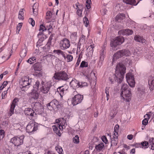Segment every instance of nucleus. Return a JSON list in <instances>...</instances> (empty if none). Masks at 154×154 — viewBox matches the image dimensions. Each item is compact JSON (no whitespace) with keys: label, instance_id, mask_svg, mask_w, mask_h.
Returning a JSON list of instances; mask_svg holds the SVG:
<instances>
[{"label":"nucleus","instance_id":"f257e3e1","mask_svg":"<svg viewBox=\"0 0 154 154\" xmlns=\"http://www.w3.org/2000/svg\"><path fill=\"white\" fill-rule=\"evenodd\" d=\"M126 68L122 63L118 64L116 66L115 75L118 79L119 83H121L124 78V74L126 72Z\"/></svg>","mask_w":154,"mask_h":154},{"label":"nucleus","instance_id":"f03ea898","mask_svg":"<svg viewBox=\"0 0 154 154\" xmlns=\"http://www.w3.org/2000/svg\"><path fill=\"white\" fill-rule=\"evenodd\" d=\"M128 86L126 84H123L121 87V96L122 99L126 102H129L131 100V93L128 89Z\"/></svg>","mask_w":154,"mask_h":154},{"label":"nucleus","instance_id":"7ed1b4c3","mask_svg":"<svg viewBox=\"0 0 154 154\" xmlns=\"http://www.w3.org/2000/svg\"><path fill=\"white\" fill-rule=\"evenodd\" d=\"M77 92L75 90L73 93L74 96L72 98L71 103L73 106H75L81 103L83 99V96L79 94H77Z\"/></svg>","mask_w":154,"mask_h":154},{"label":"nucleus","instance_id":"20e7f679","mask_svg":"<svg viewBox=\"0 0 154 154\" xmlns=\"http://www.w3.org/2000/svg\"><path fill=\"white\" fill-rule=\"evenodd\" d=\"M124 41V38L121 36H119L114 38L111 41V47L114 48V50H116V47L118 45H121Z\"/></svg>","mask_w":154,"mask_h":154},{"label":"nucleus","instance_id":"39448f33","mask_svg":"<svg viewBox=\"0 0 154 154\" xmlns=\"http://www.w3.org/2000/svg\"><path fill=\"white\" fill-rule=\"evenodd\" d=\"M52 86V84L50 82H42L41 84L40 91L44 94H48Z\"/></svg>","mask_w":154,"mask_h":154},{"label":"nucleus","instance_id":"423d86ee","mask_svg":"<svg viewBox=\"0 0 154 154\" xmlns=\"http://www.w3.org/2000/svg\"><path fill=\"white\" fill-rule=\"evenodd\" d=\"M32 80L29 77L24 76L23 77L20 82L21 85L22 86L23 90H27L29 88V85L31 83Z\"/></svg>","mask_w":154,"mask_h":154},{"label":"nucleus","instance_id":"0eeeda50","mask_svg":"<svg viewBox=\"0 0 154 154\" xmlns=\"http://www.w3.org/2000/svg\"><path fill=\"white\" fill-rule=\"evenodd\" d=\"M53 77L56 79L63 81H66L69 79L68 75L64 71L55 73Z\"/></svg>","mask_w":154,"mask_h":154},{"label":"nucleus","instance_id":"6e6552de","mask_svg":"<svg viewBox=\"0 0 154 154\" xmlns=\"http://www.w3.org/2000/svg\"><path fill=\"white\" fill-rule=\"evenodd\" d=\"M24 137L21 136L19 137H14L10 140L11 142L15 146H18L23 144Z\"/></svg>","mask_w":154,"mask_h":154},{"label":"nucleus","instance_id":"1a4fd4ad","mask_svg":"<svg viewBox=\"0 0 154 154\" xmlns=\"http://www.w3.org/2000/svg\"><path fill=\"white\" fill-rule=\"evenodd\" d=\"M59 102L55 99L47 104V105L48 109L51 111L56 110L59 107Z\"/></svg>","mask_w":154,"mask_h":154},{"label":"nucleus","instance_id":"9d476101","mask_svg":"<svg viewBox=\"0 0 154 154\" xmlns=\"http://www.w3.org/2000/svg\"><path fill=\"white\" fill-rule=\"evenodd\" d=\"M126 78L127 82L131 87H134L135 85V82L134 75L131 73L126 74Z\"/></svg>","mask_w":154,"mask_h":154},{"label":"nucleus","instance_id":"9b49d317","mask_svg":"<svg viewBox=\"0 0 154 154\" xmlns=\"http://www.w3.org/2000/svg\"><path fill=\"white\" fill-rule=\"evenodd\" d=\"M70 45L69 41L66 38H64L61 40L60 43V47L63 50H64L69 48Z\"/></svg>","mask_w":154,"mask_h":154},{"label":"nucleus","instance_id":"f8f14e48","mask_svg":"<svg viewBox=\"0 0 154 154\" xmlns=\"http://www.w3.org/2000/svg\"><path fill=\"white\" fill-rule=\"evenodd\" d=\"M37 129V125L34 122H30L27 125L26 131L29 133H31Z\"/></svg>","mask_w":154,"mask_h":154},{"label":"nucleus","instance_id":"ddd939ff","mask_svg":"<svg viewBox=\"0 0 154 154\" xmlns=\"http://www.w3.org/2000/svg\"><path fill=\"white\" fill-rule=\"evenodd\" d=\"M24 113L25 115L30 119H32L33 117L36 115V113L32 109L29 108L25 109Z\"/></svg>","mask_w":154,"mask_h":154},{"label":"nucleus","instance_id":"4468645a","mask_svg":"<svg viewBox=\"0 0 154 154\" xmlns=\"http://www.w3.org/2000/svg\"><path fill=\"white\" fill-rule=\"evenodd\" d=\"M56 121L57 123L58 124V128L59 130H62L66 127V120L63 118H60L56 119Z\"/></svg>","mask_w":154,"mask_h":154},{"label":"nucleus","instance_id":"2eb2a0df","mask_svg":"<svg viewBox=\"0 0 154 154\" xmlns=\"http://www.w3.org/2000/svg\"><path fill=\"white\" fill-rule=\"evenodd\" d=\"M70 85L74 88L82 87L83 85L82 83H80L78 81L75 79L72 80L70 82Z\"/></svg>","mask_w":154,"mask_h":154},{"label":"nucleus","instance_id":"dca6fc26","mask_svg":"<svg viewBox=\"0 0 154 154\" xmlns=\"http://www.w3.org/2000/svg\"><path fill=\"white\" fill-rule=\"evenodd\" d=\"M19 99L16 97L15 98L13 101L10 107V116L14 113V109L15 106L17 104V103Z\"/></svg>","mask_w":154,"mask_h":154},{"label":"nucleus","instance_id":"f3484780","mask_svg":"<svg viewBox=\"0 0 154 154\" xmlns=\"http://www.w3.org/2000/svg\"><path fill=\"white\" fill-rule=\"evenodd\" d=\"M76 9H77V13L79 16H81L82 11V9L83 8V5L81 4H79V2H77L75 4Z\"/></svg>","mask_w":154,"mask_h":154},{"label":"nucleus","instance_id":"a211bd4d","mask_svg":"<svg viewBox=\"0 0 154 154\" xmlns=\"http://www.w3.org/2000/svg\"><path fill=\"white\" fill-rule=\"evenodd\" d=\"M133 33V31L129 29H123L119 32V34L122 35H130L132 34Z\"/></svg>","mask_w":154,"mask_h":154},{"label":"nucleus","instance_id":"6ab92c4d","mask_svg":"<svg viewBox=\"0 0 154 154\" xmlns=\"http://www.w3.org/2000/svg\"><path fill=\"white\" fill-rule=\"evenodd\" d=\"M33 108L34 109L36 112L40 114L42 113V110L43 109L42 106L39 103H35Z\"/></svg>","mask_w":154,"mask_h":154},{"label":"nucleus","instance_id":"aec40b11","mask_svg":"<svg viewBox=\"0 0 154 154\" xmlns=\"http://www.w3.org/2000/svg\"><path fill=\"white\" fill-rule=\"evenodd\" d=\"M148 84L149 88L151 91L154 89V77L149 76V78Z\"/></svg>","mask_w":154,"mask_h":154},{"label":"nucleus","instance_id":"412c9836","mask_svg":"<svg viewBox=\"0 0 154 154\" xmlns=\"http://www.w3.org/2000/svg\"><path fill=\"white\" fill-rule=\"evenodd\" d=\"M66 88V87L65 88L63 86H61L59 87L57 89V91L60 95L61 98H62L64 92L67 89Z\"/></svg>","mask_w":154,"mask_h":154},{"label":"nucleus","instance_id":"4be33fe9","mask_svg":"<svg viewBox=\"0 0 154 154\" xmlns=\"http://www.w3.org/2000/svg\"><path fill=\"white\" fill-rule=\"evenodd\" d=\"M30 97L35 100H36L38 98L39 94L38 91L36 90H33L29 94Z\"/></svg>","mask_w":154,"mask_h":154},{"label":"nucleus","instance_id":"5701e85b","mask_svg":"<svg viewBox=\"0 0 154 154\" xmlns=\"http://www.w3.org/2000/svg\"><path fill=\"white\" fill-rule=\"evenodd\" d=\"M38 6L39 4L38 3H35L33 6V12L35 16H36L38 14Z\"/></svg>","mask_w":154,"mask_h":154},{"label":"nucleus","instance_id":"b1692460","mask_svg":"<svg viewBox=\"0 0 154 154\" xmlns=\"http://www.w3.org/2000/svg\"><path fill=\"white\" fill-rule=\"evenodd\" d=\"M125 18V14H119L117 15L116 19L118 22H121Z\"/></svg>","mask_w":154,"mask_h":154},{"label":"nucleus","instance_id":"393cba45","mask_svg":"<svg viewBox=\"0 0 154 154\" xmlns=\"http://www.w3.org/2000/svg\"><path fill=\"white\" fill-rule=\"evenodd\" d=\"M95 148L98 152L101 151L104 146V144L102 142H101L97 145L95 144Z\"/></svg>","mask_w":154,"mask_h":154},{"label":"nucleus","instance_id":"a878e982","mask_svg":"<svg viewBox=\"0 0 154 154\" xmlns=\"http://www.w3.org/2000/svg\"><path fill=\"white\" fill-rule=\"evenodd\" d=\"M122 57V56L120 50L118 51L114 55L112 59L113 61H114L116 60L121 58Z\"/></svg>","mask_w":154,"mask_h":154},{"label":"nucleus","instance_id":"bb28decb","mask_svg":"<svg viewBox=\"0 0 154 154\" xmlns=\"http://www.w3.org/2000/svg\"><path fill=\"white\" fill-rule=\"evenodd\" d=\"M123 1L127 4L134 5H137L135 0H123Z\"/></svg>","mask_w":154,"mask_h":154},{"label":"nucleus","instance_id":"cd10ccee","mask_svg":"<svg viewBox=\"0 0 154 154\" xmlns=\"http://www.w3.org/2000/svg\"><path fill=\"white\" fill-rule=\"evenodd\" d=\"M134 39L136 41L143 43L145 42V40L143 39L142 37L139 35H136L135 36Z\"/></svg>","mask_w":154,"mask_h":154},{"label":"nucleus","instance_id":"c85d7f7f","mask_svg":"<svg viewBox=\"0 0 154 154\" xmlns=\"http://www.w3.org/2000/svg\"><path fill=\"white\" fill-rule=\"evenodd\" d=\"M39 30L40 32L38 33V36L41 35L43 34V32L46 31V27L45 25L42 24L40 26Z\"/></svg>","mask_w":154,"mask_h":154},{"label":"nucleus","instance_id":"c756f323","mask_svg":"<svg viewBox=\"0 0 154 154\" xmlns=\"http://www.w3.org/2000/svg\"><path fill=\"white\" fill-rule=\"evenodd\" d=\"M63 57L68 62H71L73 60V56L69 54H67L66 55H65L64 54V57Z\"/></svg>","mask_w":154,"mask_h":154},{"label":"nucleus","instance_id":"7c9ffc66","mask_svg":"<svg viewBox=\"0 0 154 154\" xmlns=\"http://www.w3.org/2000/svg\"><path fill=\"white\" fill-rule=\"evenodd\" d=\"M122 57L123 56H129L131 54L130 51L124 49L120 50Z\"/></svg>","mask_w":154,"mask_h":154},{"label":"nucleus","instance_id":"2f4dec72","mask_svg":"<svg viewBox=\"0 0 154 154\" xmlns=\"http://www.w3.org/2000/svg\"><path fill=\"white\" fill-rule=\"evenodd\" d=\"M34 69L35 71H40L42 69V66L39 63H35L33 66Z\"/></svg>","mask_w":154,"mask_h":154},{"label":"nucleus","instance_id":"473e14b6","mask_svg":"<svg viewBox=\"0 0 154 154\" xmlns=\"http://www.w3.org/2000/svg\"><path fill=\"white\" fill-rule=\"evenodd\" d=\"M56 150L59 154H63L64 152L62 147L59 145H57L55 148Z\"/></svg>","mask_w":154,"mask_h":154},{"label":"nucleus","instance_id":"72a5a7b5","mask_svg":"<svg viewBox=\"0 0 154 154\" xmlns=\"http://www.w3.org/2000/svg\"><path fill=\"white\" fill-rule=\"evenodd\" d=\"M52 128L55 133L59 136H61V134L60 131V130L58 129L57 126L56 125H53L52 126Z\"/></svg>","mask_w":154,"mask_h":154},{"label":"nucleus","instance_id":"f704fd0d","mask_svg":"<svg viewBox=\"0 0 154 154\" xmlns=\"http://www.w3.org/2000/svg\"><path fill=\"white\" fill-rule=\"evenodd\" d=\"M149 142L150 145L151 149L154 150V138H150L149 139Z\"/></svg>","mask_w":154,"mask_h":154},{"label":"nucleus","instance_id":"c9c22d12","mask_svg":"<svg viewBox=\"0 0 154 154\" xmlns=\"http://www.w3.org/2000/svg\"><path fill=\"white\" fill-rule=\"evenodd\" d=\"M23 10V9H20L19 12L18 18L20 20H23L24 19V12Z\"/></svg>","mask_w":154,"mask_h":154},{"label":"nucleus","instance_id":"e433bc0d","mask_svg":"<svg viewBox=\"0 0 154 154\" xmlns=\"http://www.w3.org/2000/svg\"><path fill=\"white\" fill-rule=\"evenodd\" d=\"M141 147L144 149H146L149 146V143L146 141H144L141 142Z\"/></svg>","mask_w":154,"mask_h":154},{"label":"nucleus","instance_id":"4c0bfd02","mask_svg":"<svg viewBox=\"0 0 154 154\" xmlns=\"http://www.w3.org/2000/svg\"><path fill=\"white\" fill-rule=\"evenodd\" d=\"M86 36L84 35H82L80 37L79 43L80 44H84L85 43Z\"/></svg>","mask_w":154,"mask_h":154},{"label":"nucleus","instance_id":"58836bf2","mask_svg":"<svg viewBox=\"0 0 154 154\" xmlns=\"http://www.w3.org/2000/svg\"><path fill=\"white\" fill-rule=\"evenodd\" d=\"M146 116L147 118H145L142 121V124L144 125H146L148 123L149 119L150 118V115L149 114H147L145 116Z\"/></svg>","mask_w":154,"mask_h":154},{"label":"nucleus","instance_id":"ea45409f","mask_svg":"<svg viewBox=\"0 0 154 154\" xmlns=\"http://www.w3.org/2000/svg\"><path fill=\"white\" fill-rule=\"evenodd\" d=\"M46 27V31L48 30V31L49 34L51 33L53 30V28L52 25L50 23L48 25H45Z\"/></svg>","mask_w":154,"mask_h":154},{"label":"nucleus","instance_id":"a19ab883","mask_svg":"<svg viewBox=\"0 0 154 154\" xmlns=\"http://www.w3.org/2000/svg\"><path fill=\"white\" fill-rule=\"evenodd\" d=\"M27 51L26 49H22L20 52V56L22 58H23L26 56Z\"/></svg>","mask_w":154,"mask_h":154},{"label":"nucleus","instance_id":"79ce46f5","mask_svg":"<svg viewBox=\"0 0 154 154\" xmlns=\"http://www.w3.org/2000/svg\"><path fill=\"white\" fill-rule=\"evenodd\" d=\"M36 58L35 57H33L29 58L27 60V62L30 64H32L35 62Z\"/></svg>","mask_w":154,"mask_h":154},{"label":"nucleus","instance_id":"37998d69","mask_svg":"<svg viewBox=\"0 0 154 154\" xmlns=\"http://www.w3.org/2000/svg\"><path fill=\"white\" fill-rule=\"evenodd\" d=\"M40 82L39 81H37L35 83V84L33 86V90H36L38 91V88L39 87Z\"/></svg>","mask_w":154,"mask_h":154},{"label":"nucleus","instance_id":"c03bdc74","mask_svg":"<svg viewBox=\"0 0 154 154\" xmlns=\"http://www.w3.org/2000/svg\"><path fill=\"white\" fill-rule=\"evenodd\" d=\"M54 52L55 53L57 54L58 55L61 54L62 55L63 57H64V52L60 50H54Z\"/></svg>","mask_w":154,"mask_h":154},{"label":"nucleus","instance_id":"a18cd8bd","mask_svg":"<svg viewBox=\"0 0 154 154\" xmlns=\"http://www.w3.org/2000/svg\"><path fill=\"white\" fill-rule=\"evenodd\" d=\"M70 37L72 39L73 41L76 40L77 37V32H74L72 33L70 35Z\"/></svg>","mask_w":154,"mask_h":154},{"label":"nucleus","instance_id":"49530a36","mask_svg":"<svg viewBox=\"0 0 154 154\" xmlns=\"http://www.w3.org/2000/svg\"><path fill=\"white\" fill-rule=\"evenodd\" d=\"M118 140L117 138H112L111 140V145L115 146L118 143Z\"/></svg>","mask_w":154,"mask_h":154},{"label":"nucleus","instance_id":"de8ad7c7","mask_svg":"<svg viewBox=\"0 0 154 154\" xmlns=\"http://www.w3.org/2000/svg\"><path fill=\"white\" fill-rule=\"evenodd\" d=\"M88 64L87 62H86L85 61H83L81 62L80 67L82 68L86 67H88Z\"/></svg>","mask_w":154,"mask_h":154},{"label":"nucleus","instance_id":"09e8293b","mask_svg":"<svg viewBox=\"0 0 154 154\" xmlns=\"http://www.w3.org/2000/svg\"><path fill=\"white\" fill-rule=\"evenodd\" d=\"M79 137L78 135H76L75 137L73 138V142L75 143H79Z\"/></svg>","mask_w":154,"mask_h":154},{"label":"nucleus","instance_id":"8fccbe9b","mask_svg":"<svg viewBox=\"0 0 154 154\" xmlns=\"http://www.w3.org/2000/svg\"><path fill=\"white\" fill-rule=\"evenodd\" d=\"M83 22L85 24V26L86 27H87L89 24V21L88 18L86 17H85L83 18Z\"/></svg>","mask_w":154,"mask_h":154},{"label":"nucleus","instance_id":"3c124183","mask_svg":"<svg viewBox=\"0 0 154 154\" xmlns=\"http://www.w3.org/2000/svg\"><path fill=\"white\" fill-rule=\"evenodd\" d=\"M91 0H87L86 2V6L88 9H89L91 8Z\"/></svg>","mask_w":154,"mask_h":154},{"label":"nucleus","instance_id":"603ef678","mask_svg":"<svg viewBox=\"0 0 154 154\" xmlns=\"http://www.w3.org/2000/svg\"><path fill=\"white\" fill-rule=\"evenodd\" d=\"M101 139L102 141L106 144L108 143V141L106 137L105 136H103L101 137Z\"/></svg>","mask_w":154,"mask_h":154},{"label":"nucleus","instance_id":"864d4df0","mask_svg":"<svg viewBox=\"0 0 154 154\" xmlns=\"http://www.w3.org/2000/svg\"><path fill=\"white\" fill-rule=\"evenodd\" d=\"M22 26V23H19L17 27V33L18 34Z\"/></svg>","mask_w":154,"mask_h":154},{"label":"nucleus","instance_id":"5fc2aeb1","mask_svg":"<svg viewBox=\"0 0 154 154\" xmlns=\"http://www.w3.org/2000/svg\"><path fill=\"white\" fill-rule=\"evenodd\" d=\"M52 15V13L51 12V11H47L46 13V18L48 19H50Z\"/></svg>","mask_w":154,"mask_h":154},{"label":"nucleus","instance_id":"6e6d98bb","mask_svg":"<svg viewBox=\"0 0 154 154\" xmlns=\"http://www.w3.org/2000/svg\"><path fill=\"white\" fill-rule=\"evenodd\" d=\"M99 139L98 137H94L92 140V141L93 143L96 144V143L98 142Z\"/></svg>","mask_w":154,"mask_h":154},{"label":"nucleus","instance_id":"4d7b16f0","mask_svg":"<svg viewBox=\"0 0 154 154\" xmlns=\"http://www.w3.org/2000/svg\"><path fill=\"white\" fill-rule=\"evenodd\" d=\"M105 55L103 54V53L102 52L100 54V60L101 62L103 61L104 60Z\"/></svg>","mask_w":154,"mask_h":154},{"label":"nucleus","instance_id":"13d9d810","mask_svg":"<svg viewBox=\"0 0 154 154\" xmlns=\"http://www.w3.org/2000/svg\"><path fill=\"white\" fill-rule=\"evenodd\" d=\"M29 22L33 26L35 25V22L34 20L32 18H29Z\"/></svg>","mask_w":154,"mask_h":154},{"label":"nucleus","instance_id":"bf43d9fd","mask_svg":"<svg viewBox=\"0 0 154 154\" xmlns=\"http://www.w3.org/2000/svg\"><path fill=\"white\" fill-rule=\"evenodd\" d=\"M141 143H134L133 145V146L135 148L141 147Z\"/></svg>","mask_w":154,"mask_h":154},{"label":"nucleus","instance_id":"052dcab7","mask_svg":"<svg viewBox=\"0 0 154 154\" xmlns=\"http://www.w3.org/2000/svg\"><path fill=\"white\" fill-rule=\"evenodd\" d=\"M112 136L114 138H117L118 136V132L114 131Z\"/></svg>","mask_w":154,"mask_h":154},{"label":"nucleus","instance_id":"680f3d73","mask_svg":"<svg viewBox=\"0 0 154 154\" xmlns=\"http://www.w3.org/2000/svg\"><path fill=\"white\" fill-rule=\"evenodd\" d=\"M119 126L118 125H116L114 128V132H118L119 131Z\"/></svg>","mask_w":154,"mask_h":154},{"label":"nucleus","instance_id":"e2e57ef3","mask_svg":"<svg viewBox=\"0 0 154 154\" xmlns=\"http://www.w3.org/2000/svg\"><path fill=\"white\" fill-rule=\"evenodd\" d=\"M80 61H81V58H80V56H79L78 58L77 62L75 64L76 66H78L79 65Z\"/></svg>","mask_w":154,"mask_h":154},{"label":"nucleus","instance_id":"0e129e2a","mask_svg":"<svg viewBox=\"0 0 154 154\" xmlns=\"http://www.w3.org/2000/svg\"><path fill=\"white\" fill-rule=\"evenodd\" d=\"M7 93V91H5L3 92L2 94V98H5V96Z\"/></svg>","mask_w":154,"mask_h":154},{"label":"nucleus","instance_id":"69168bd1","mask_svg":"<svg viewBox=\"0 0 154 154\" xmlns=\"http://www.w3.org/2000/svg\"><path fill=\"white\" fill-rule=\"evenodd\" d=\"M4 131L3 130H0V136H2V138L4 137Z\"/></svg>","mask_w":154,"mask_h":154},{"label":"nucleus","instance_id":"338daca9","mask_svg":"<svg viewBox=\"0 0 154 154\" xmlns=\"http://www.w3.org/2000/svg\"><path fill=\"white\" fill-rule=\"evenodd\" d=\"M127 138L129 140H131L133 138V135L132 134H129L127 136Z\"/></svg>","mask_w":154,"mask_h":154},{"label":"nucleus","instance_id":"774afa93","mask_svg":"<svg viewBox=\"0 0 154 154\" xmlns=\"http://www.w3.org/2000/svg\"><path fill=\"white\" fill-rule=\"evenodd\" d=\"M135 149L134 148L132 149L130 151V153L132 154H135Z\"/></svg>","mask_w":154,"mask_h":154}]
</instances>
